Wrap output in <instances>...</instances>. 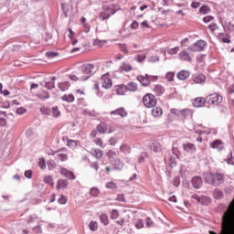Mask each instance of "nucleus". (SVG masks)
<instances>
[{
	"label": "nucleus",
	"instance_id": "f257e3e1",
	"mask_svg": "<svg viewBox=\"0 0 234 234\" xmlns=\"http://www.w3.org/2000/svg\"><path fill=\"white\" fill-rule=\"evenodd\" d=\"M118 10H120V5L116 4L104 5L99 14V18L101 21H107V19H111L112 16H114Z\"/></svg>",
	"mask_w": 234,
	"mask_h": 234
},
{
	"label": "nucleus",
	"instance_id": "f03ea898",
	"mask_svg": "<svg viewBox=\"0 0 234 234\" xmlns=\"http://www.w3.org/2000/svg\"><path fill=\"white\" fill-rule=\"evenodd\" d=\"M143 103L146 109H153V107H156V103H158V100L152 93H146L143 97Z\"/></svg>",
	"mask_w": 234,
	"mask_h": 234
},
{
	"label": "nucleus",
	"instance_id": "7ed1b4c3",
	"mask_svg": "<svg viewBox=\"0 0 234 234\" xmlns=\"http://www.w3.org/2000/svg\"><path fill=\"white\" fill-rule=\"evenodd\" d=\"M85 90L77 89L75 90V99L77 100L78 107H87V101H85Z\"/></svg>",
	"mask_w": 234,
	"mask_h": 234
},
{
	"label": "nucleus",
	"instance_id": "20e7f679",
	"mask_svg": "<svg viewBox=\"0 0 234 234\" xmlns=\"http://www.w3.org/2000/svg\"><path fill=\"white\" fill-rule=\"evenodd\" d=\"M96 70V66L90 63H84L80 67L79 72L82 74V76H87L89 78V74H92Z\"/></svg>",
	"mask_w": 234,
	"mask_h": 234
},
{
	"label": "nucleus",
	"instance_id": "39448f33",
	"mask_svg": "<svg viewBox=\"0 0 234 234\" xmlns=\"http://www.w3.org/2000/svg\"><path fill=\"white\" fill-rule=\"evenodd\" d=\"M222 95L218 93H212L207 97V102L208 105H219V103H222Z\"/></svg>",
	"mask_w": 234,
	"mask_h": 234
},
{
	"label": "nucleus",
	"instance_id": "423d86ee",
	"mask_svg": "<svg viewBox=\"0 0 234 234\" xmlns=\"http://www.w3.org/2000/svg\"><path fill=\"white\" fill-rule=\"evenodd\" d=\"M206 41L204 40H197L196 43H194L192 46L188 48V49L191 52H202L204 48H206Z\"/></svg>",
	"mask_w": 234,
	"mask_h": 234
},
{
	"label": "nucleus",
	"instance_id": "0eeeda50",
	"mask_svg": "<svg viewBox=\"0 0 234 234\" xmlns=\"http://www.w3.org/2000/svg\"><path fill=\"white\" fill-rule=\"evenodd\" d=\"M101 87L102 89H112V79H111V75L106 73L101 77Z\"/></svg>",
	"mask_w": 234,
	"mask_h": 234
},
{
	"label": "nucleus",
	"instance_id": "6e6552de",
	"mask_svg": "<svg viewBox=\"0 0 234 234\" xmlns=\"http://www.w3.org/2000/svg\"><path fill=\"white\" fill-rule=\"evenodd\" d=\"M97 131L101 134H105V133L111 134V133H114V128L109 127L106 123L101 122L97 126Z\"/></svg>",
	"mask_w": 234,
	"mask_h": 234
},
{
	"label": "nucleus",
	"instance_id": "1a4fd4ad",
	"mask_svg": "<svg viewBox=\"0 0 234 234\" xmlns=\"http://www.w3.org/2000/svg\"><path fill=\"white\" fill-rule=\"evenodd\" d=\"M211 149H216L217 151H224L226 149V144L222 140H215L209 144Z\"/></svg>",
	"mask_w": 234,
	"mask_h": 234
},
{
	"label": "nucleus",
	"instance_id": "9d476101",
	"mask_svg": "<svg viewBox=\"0 0 234 234\" xmlns=\"http://www.w3.org/2000/svg\"><path fill=\"white\" fill-rule=\"evenodd\" d=\"M110 114L115 118H126L128 113L127 111H125V108H118L115 111H112Z\"/></svg>",
	"mask_w": 234,
	"mask_h": 234
},
{
	"label": "nucleus",
	"instance_id": "9b49d317",
	"mask_svg": "<svg viewBox=\"0 0 234 234\" xmlns=\"http://www.w3.org/2000/svg\"><path fill=\"white\" fill-rule=\"evenodd\" d=\"M119 70L121 72H131V70H134V68L128 61H122L119 67Z\"/></svg>",
	"mask_w": 234,
	"mask_h": 234
},
{
	"label": "nucleus",
	"instance_id": "f8f14e48",
	"mask_svg": "<svg viewBox=\"0 0 234 234\" xmlns=\"http://www.w3.org/2000/svg\"><path fill=\"white\" fill-rule=\"evenodd\" d=\"M137 80L142 83L144 87H149L151 85V80H149V74L137 76Z\"/></svg>",
	"mask_w": 234,
	"mask_h": 234
},
{
	"label": "nucleus",
	"instance_id": "ddd939ff",
	"mask_svg": "<svg viewBox=\"0 0 234 234\" xmlns=\"http://www.w3.org/2000/svg\"><path fill=\"white\" fill-rule=\"evenodd\" d=\"M90 154H91V156H93V158L100 160V159L103 158L104 153L100 148H91L90 151Z\"/></svg>",
	"mask_w": 234,
	"mask_h": 234
},
{
	"label": "nucleus",
	"instance_id": "4468645a",
	"mask_svg": "<svg viewBox=\"0 0 234 234\" xmlns=\"http://www.w3.org/2000/svg\"><path fill=\"white\" fill-rule=\"evenodd\" d=\"M206 101H207V98L197 97L193 101V106L197 108L204 107V105H206Z\"/></svg>",
	"mask_w": 234,
	"mask_h": 234
},
{
	"label": "nucleus",
	"instance_id": "2eb2a0df",
	"mask_svg": "<svg viewBox=\"0 0 234 234\" xmlns=\"http://www.w3.org/2000/svg\"><path fill=\"white\" fill-rule=\"evenodd\" d=\"M60 175L66 176V178H69V180H76V176H74V173L68 170L67 168H60Z\"/></svg>",
	"mask_w": 234,
	"mask_h": 234
},
{
	"label": "nucleus",
	"instance_id": "dca6fc26",
	"mask_svg": "<svg viewBox=\"0 0 234 234\" xmlns=\"http://www.w3.org/2000/svg\"><path fill=\"white\" fill-rule=\"evenodd\" d=\"M62 101H66L67 103H73V101H76V93H69V94H64L61 96Z\"/></svg>",
	"mask_w": 234,
	"mask_h": 234
},
{
	"label": "nucleus",
	"instance_id": "f3484780",
	"mask_svg": "<svg viewBox=\"0 0 234 234\" xmlns=\"http://www.w3.org/2000/svg\"><path fill=\"white\" fill-rule=\"evenodd\" d=\"M202 177L200 176H194L192 178V186L195 187V189H200L202 187Z\"/></svg>",
	"mask_w": 234,
	"mask_h": 234
},
{
	"label": "nucleus",
	"instance_id": "a211bd4d",
	"mask_svg": "<svg viewBox=\"0 0 234 234\" xmlns=\"http://www.w3.org/2000/svg\"><path fill=\"white\" fill-rule=\"evenodd\" d=\"M69 80H71V81H78L79 80L80 81H86V80H88L87 76H84L83 74H81V72H78L77 75H69Z\"/></svg>",
	"mask_w": 234,
	"mask_h": 234
},
{
	"label": "nucleus",
	"instance_id": "6ab92c4d",
	"mask_svg": "<svg viewBox=\"0 0 234 234\" xmlns=\"http://www.w3.org/2000/svg\"><path fill=\"white\" fill-rule=\"evenodd\" d=\"M192 81L194 83L202 84L206 81V75L204 74H197L192 77Z\"/></svg>",
	"mask_w": 234,
	"mask_h": 234
},
{
	"label": "nucleus",
	"instance_id": "aec40b11",
	"mask_svg": "<svg viewBox=\"0 0 234 234\" xmlns=\"http://www.w3.org/2000/svg\"><path fill=\"white\" fill-rule=\"evenodd\" d=\"M115 92L118 96H125L127 92V87L124 84H121L115 87Z\"/></svg>",
	"mask_w": 234,
	"mask_h": 234
},
{
	"label": "nucleus",
	"instance_id": "412c9836",
	"mask_svg": "<svg viewBox=\"0 0 234 234\" xmlns=\"http://www.w3.org/2000/svg\"><path fill=\"white\" fill-rule=\"evenodd\" d=\"M183 149L186 151V153L193 154L197 151V146H195V144L188 143L183 144Z\"/></svg>",
	"mask_w": 234,
	"mask_h": 234
},
{
	"label": "nucleus",
	"instance_id": "4be33fe9",
	"mask_svg": "<svg viewBox=\"0 0 234 234\" xmlns=\"http://www.w3.org/2000/svg\"><path fill=\"white\" fill-rule=\"evenodd\" d=\"M153 92H154V94H155V96H162V94H164V92H165V89H164V87L162 85L157 84V85L154 86Z\"/></svg>",
	"mask_w": 234,
	"mask_h": 234
},
{
	"label": "nucleus",
	"instance_id": "5701e85b",
	"mask_svg": "<svg viewBox=\"0 0 234 234\" xmlns=\"http://www.w3.org/2000/svg\"><path fill=\"white\" fill-rule=\"evenodd\" d=\"M164 114V110H162V107H153L152 108V116L154 118H160Z\"/></svg>",
	"mask_w": 234,
	"mask_h": 234
},
{
	"label": "nucleus",
	"instance_id": "b1692460",
	"mask_svg": "<svg viewBox=\"0 0 234 234\" xmlns=\"http://www.w3.org/2000/svg\"><path fill=\"white\" fill-rule=\"evenodd\" d=\"M224 183V174H214V185L218 186L219 184Z\"/></svg>",
	"mask_w": 234,
	"mask_h": 234
},
{
	"label": "nucleus",
	"instance_id": "393cba45",
	"mask_svg": "<svg viewBox=\"0 0 234 234\" xmlns=\"http://www.w3.org/2000/svg\"><path fill=\"white\" fill-rule=\"evenodd\" d=\"M204 179L207 184L215 185V174L213 173H206L204 174Z\"/></svg>",
	"mask_w": 234,
	"mask_h": 234
},
{
	"label": "nucleus",
	"instance_id": "a878e982",
	"mask_svg": "<svg viewBox=\"0 0 234 234\" xmlns=\"http://www.w3.org/2000/svg\"><path fill=\"white\" fill-rule=\"evenodd\" d=\"M80 25H82L84 32L86 34H89V32H90V26L89 25V23H87V18H85V16H82L80 18Z\"/></svg>",
	"mask_w": 234,
	"mask_h": 234
},
{
	"label": "nucleus",
	"instance_id": "bb28decb",
	"mask_svg": "<svg viewBox=\"0 0 234 234\" xmlns=\"http://www.w3.org/2000/svg\"><path fill=\"white\" fill-rule=\"evenodd\" d=\"M69 186L67 179H58L57 182V189H65Z\"/></svg>",
	"mask_w": 234,
	"mask_h": 234
},
{
	"label": "nucleus",
	"instance_id": "cd10ccee",
	"mask_svg": "<svg viewBox=\"0 0 234 234\" xmlns=\"http://www.w3.org/2000/svg\"><path fill=\"white\" fill-rule=\"evenodd\" d=\"M126 90H130V92H136V90H138V84L133 81L129 82L126 85Z\"/></svg>",
	"mask_w": 234,
	"mask_h": 234
},
{
	"label": "nucleus",
	"instance_id": "c85d7f7f",
	"mask_svg": "<svg viewBox=\"0 0 234 234\" xmlns=\"http://www.w3.org/2000/svg\"><path fill=\"white\" fill-rule=\"evenodd\" d=\"M151 150L154 151V153H161L162 144H160L158 142H154L151 145Z\"/></svg>",
	"mask_w": 234,
	"mask_h": 234
},
{
	"label": "nucleus",
	"instance_id": "c756f323",
	"mask_svg": "<svg viewBox=\"0 0 234 234\" xmlns=\"http://www.w3.org/2000/svg\"><path fill=\"white\" fill-rule=\"evenodd\" d=\"M69 88H70V83L69 81L58 83V89L62 92H65V90H69Z\"/></svg>",
	"mask_w": 234,
	"mask_h": 234
},
{
	"label": "nucleus",
	"instance_id": "7c9ffc66",
	"mask_svg": "<svg viewBox=\"0 0 234 234\" xmlns=\"http://www.w3.org/2000/svg\"><path fill=\"white\" fill-rule=\"evenodd\" d=\"M179 58L183 61H191V56L189 55V53H187V51H181L179 53Z\"/></svg>",
	"mask_w": 234,
	"mask_h": 234
},
{
	"label": "nucleus",
	"instance_id": "2f4dec72",
	"mask_svg": "<svg viewBox=\"0 0 234 234\" xmlns=\"http://www.w3.org/2000/svg\"><path fill=\"white\" fill-rule=\"evenodd\" d=\"M178 80H187L189 78V71L187 70H181L177 73Z\"/></svg>",
	"mask_w": 234,
	"mask_h": 234
},
{
	"label": "nucleus",
	"instance_id": "473e14b6",
	"mask_svg": "<svg viewBox=\"0 0 234 234\" xmlns=\"http://www.w3.org/2000/svg\"><path fill=\"white\" fill-rule=\"evenodd\" d=\"M121 153H124V154H131V146L128 144H122L120 147Z\"/></svg>",
	"mask_w": 234,
	"mask_h": 234
},
{
	"label": "nucleus",
	"instance_id": "72a5a7b5",
	"mask_svg": "<svg viewBox=\"0 0 234 234\" xmlns=\"http://www.w3.org/2000/svg\"><path fill=\"white\" fill-rule=\"evenodd\" d=\"M54 81H56V77H52L51 81L46 82L45 84L46 89H48V90L54 89L56 87V82Z\"/></svg>",
	"mask_w": 234,
	"mask_h": 234
},
{
	"label": "nucleus",
	"instance_id": "f704fd0d",
	"mask_svg": "<svg viewBox=\"0 0 234 234\" xmlns=\"http://www.w3.org/2000/svg\"><path fill=\"white\" fill-rule=\"evenodd\" d=\"M57 158H58L60 162H67V160H69V154L59 152V154H57Z\"/></svg>",
	"mask_w": 234,
	"mask_h": 234
},
{
	"label": "nucleus",
	"instance_id": "c9c22d12",
	"mask_svg": "<svg viewBox=\"0 0 234 234\" xmlns=\"http://www.w3.org/2000/svg\"><path fill=\"white\" fill-rule=\"evenodd\" d=\"M43 180L45 184H48L51 186V187H54V179L51 177V176H45Z\"/></svg>",
	"mask_w": 234,
	"mask_h": 234
},
{
	"label": "nucleus",
	"instance_id": "e433bc0d",
	"mask_svg": "<svg viewBox=\"0 0 234 234\" xmlns=\"http://www.w3.org/2000/svg\"><path fill=\"white\" fill-rule=\"evenodd\" d=\"M100 220L104 226H109V216H107V214H101Z\"/></svg>",
	"mask_w": 234,
	"mask_h": 234
},
{
	"label": "nucleus",
	"instance_id": "4c0bfd02",
	"mask_svg": "<svg viewBox=\"0 0 234 234\" xmlns=\"http://www.w3.org/2000/svg\"><path fill=\"white\" fill-rule=\"evenodd\" d=\"M147 58L145 54H139L134 57V60L137 61V63H144V60Z\"/></svg>",
	"mask_w": 234,
	"mask_h": 234
},
{
	"label": "nucleus",
	"instance_id": "58836bf2",
	"mask_svg": "<svg viewBox=\"0 0 234 234\" xmlns=\"http://www.w3.org/2000/svg\"><path fill=\"white\" fill-rule=\"evenodd\" d=\"M199 12L203 15L209 14L211 12V8L208 5H202L199 8Z\"/></svg>",
	"mask_w": 234,
	"mask_h": 234
},
{
	"label": "nucleus",
	"instance_id": "ea45409f",
	"mask_svg": "<svg viewBox=\"0 0 234 234\" xmlns=\"http://www.w3.org/2000/svg\"><path fill=\"white\" fill-rule=\"evenodd\" d=\"M119 48L121 52H122L123 54H126V56H129V48H127V45L120 44Z\"/></svg>",
	"mask_w": 234,
	"mask_h": 234
},
{
	"label": "nucleus",
	"instance_id": "a19ab883",
	"mask_svg": "<svg viewBox=\"0 0 234 234\" xmlns=\"http://www.w3.org/2000/svg\"><path fill=\"white\" fill-rule=\"evenodd\" d=\"M68 200H69V198L67 197V196L60 195L58 199V202L60 205H65V204H67Z\"/></svg>",
	"mask_w": 234,
	"mask_h": 234
},
{
	"label": "nucleus",
	"instance_id": "79ce46f5",
	"mask_svg": "<svg viewBox=\"0 0 234 234\" xmlns=\"http://www.w3.org/2000/svg\"><path fill=\"white\" fill-rule=\"evenodd\" d=\"M120 217V212H118V210L113 209L111 212L110 218H112V220H116V218H119Z\"/></svg>",
	"mask_w": 234,
	"mask_h": 234
},
{
	"label": "nucleus",
	"instance_id": "37998d69",
	"mask_svg": "<svg viewBox=\"0 0 234 234\" xmlns=\"http://www.w3.org/2000/svg\"><path fill=\"white\" fill-rule=\"evenodd\" d=\"M89 228L91 231H98V222L97 221H90Z\"/></svg>",
	"mask_w": 234,
	"mask_h": 234
},
{
	"label": "nucleus",
	"instance_id": "c03bdc74",
	"mask_svg": "<svg viewBox=\"0 0 234 234\" xmlns=\"http://www.w3.org/2000/svg\"><path fill=\"white\" fill-rule=\"evenodd\" d=\"M190 113H191V111L189 109L181 110L180 118H187V116H189Z\"/></svg>",
	"mask_w": 234,
	"mask_h": 234
},
{
	"label": "nucleus",
	"instance_id": "a18cd8bd",
	"mask_svg": "<svg viewBox=\"0 0 234 234\" xmlns=\"http://www.w3.org/2000/svg\"><path fill=\"white\" fill-rule=\"evenodd\" d=\"M178 50H179L178 47H176V48H168L166 51H167V54H170V56H175V54H177Z\"/></svg>",
	"mask_w": 234,
	"mask_h": 234
},
{
	"label": "nucleus",
	"instance_id": "49530a36",
	"mask_svg": "<svg viewBox=\"0 0 234 234\" xmlns=\"http://www.w3.org/2000/svg\"><path fill=\"white\" fill-rule=\"evenodd\" d=\"M67 145H68V147H70L71 149H74L75 147H77L78 142H76L74 140H68Z\"/></svg>",
	"mask_w": 234,
	"mask_h": 234
},
{
	"label": "nucleus",
	"instance_id": "de8ad7c7",
	"mask_svg": "<svg viewBox=\"0 0 234 234\" xmlns=\"http://www.w3.org/2000/svg\"><path fill=\"white\" fill-rule=\"evenodd\" d=\"M222 197H224V194L221 192V190L219 189H216L214 191V197L218 199V198H222Z\"/></svg>",
	"mask_w": 234,
	"mask_h": 234
},
{
	"label": "nucleus",
	"instance_id": "09e8293b",
	"mask_svg": "<svg viewBox=\"0 0 234 234\" xmlns=\"http://www.w3.org/2000/svg\"><path fill=\"white\" fill-rule=\"evenodd\" d=\"M95 143V145H98L99 147H103V139L102 138H95L93 140Z\"/></svg>",
	"mask_w": 234,
	"mask_h": 234
},
{
	"label": "nucleus",
	"instance_id": "8fccbe9b",
	"mask_svg": "<svg viewBox=\"0 0 234 234\" xmlns=\"http://www.w3.org/2000/svg\"><path fill=\"white\" fill-rule=\"evenodd\" d=\"M52 111H53V116L55 118H58V116H61V112H59V109L58 107H53Z\"/></svg>",
	"mask_w": 234,
	"mask_h": 234
},
{
	"label": "nucleus",
	"instance_id": "3c124183",
	"mask_svg": "<svg viewBox=\"0 0 234 234\" xmlns=\"http://www.w3.org/2000/svg\"><path fill=\"white\" fill-rule=\"evenodd\" d=\"M38 166L40 169H47V165L45 163V158H40L38 161Z\"/></svg>",
	"mask_w": 234,
	"mask_h": 234
},
{
	"label": "nucleus",
	"instance_id": "603ef678",
	"mask_svg": "<svg viewBox=\"0 0 234 234\" xmlns=\"http://www.w3.org/2000/svg\"><path fill=\"white\" fill-rule=\"evenodd\" d=\"M40 112H42V114H47L48 116L50 115L51 112L50 109L45 106L40 108Z\"/></svg>",
	"mask_w": 234,
	"mask_h": 234
},
{
	"label": "nucleus",
	"instance_id": "864d4df0",
	"mask_svg": "<svg viewBox=\"0 0 234 234\" xmlns=\"http://www.w3.org/2000/svg\"><path fill=\"white\" fill-rule=\"evenodd\" d=\"M165 78H166L167 81H174V80H175V72H168L166 74Z\"/></svg>",
	"mask_w": 234,
	"mask_h": 234
},
{
	"label": "nucleus",
	"instance_id": "5fc2aeb1",
	"mask_svg": "<svg viewBox=\"0 0 234 234\" xmlns=\"http://www.w3.org/2000/svg\"><path fill=\"white\" fill-rule=\"evenodd\" d=\"M115 200H117V202H126L125 196L123 194L117 195Z\"/></svg>",
	"mask_w": 234,
	"mask_h": 234
},
{
	"label": "nucleus",
	"instance_id": "6e6d98bb",
	"mask_svg": "<svg viewBox=\"0 0 234 234\" xmlns=\"http://www.w3.org/2000/svg\"><path fill=\"white\" fill-rule=\"evenodd\" d=\"M90 195L91 197H98V195H100V190L96 187H93L90 189Z\"/></svg>",
	"mask_w": 234,
	"mask_h": 234
},
{
	"label": "nucleus",
	"instance_id": "4d7b16f0",
	"mask_svg": "<svg viewBox=\"0 0 234 234\" xmlns=\"http://www.w3.org/2000/svg\"><path fill=\"white\" fill-rule=\"evenodd\" d=\"M37 220V218L36 215L30 216L28 219L27 220V224H32Z\"/></svg>",
	"mask_w": 234,
	"mask_h": 234
},
{
	"label": "nucleus",
	"instance_id": "13d9d810",
	"mask_svg": "<svg viewBox=\"0 0 234 234\" xmlns=\"http://www.w3.org/2000/svg\"><path fill=\"white\" fill-rule=\"evenodd\" d=\"M135 228H137V229H142V228H144V220L138 219Z\"/></svg>",
	"mask_w": 234,
	"mask_h": 234
},
{
	"label": "nucleus",
	"instance_id": "bf43d9fd",
	"mask_svg": "<svg viewBox=\"0 0 234 234\" xmlns=\"http://www.w3.org/2000/svg\"><path fill=\"white\" fill-rule=\"evenodd\" d=\"M106 187L108 189H116V187L118 186H116V184L114 182H109L106 184Z\"/></svg>",
	"mask_w": 234,
	"mask_h": 234
},
{
	"label": "nucleus",
	"instance_id": "052dcab7",
	"mask_svg": "<svg viewBox=\"0 0 234 234\" xmlns=\"http://www.w3.org/2000/svg\"><path fill=\"white\" fill-rule=\"evenodd\" d=\"M171 112L172 114H175V116H178L180 118L182 110L172 109Z\"/></svg>",
	"mask_w": 234,
	"mask_h": 234
},
{
	"label": "nucleus",
	"instance_id": "680f3d73",
	"mask_svg": "<svg viewBox=\"0 0 234 234\" xmlns=\"http://www.w3.org/2000/svg\"><path fill=\"white\" fill-rule=\"evenodd\" d=\"M91 169H94L95 171H98L100 169V165L98 162H93L90 164Z\"/></svg>",
	"mask_w": 234,
	"mask_h": 234
},
{
	"label": "nucleus",
	"instance_id": "e2e57ef3",
	"mask_svg": "<svg viewBox=\"0 0 234 234\" xmlns=\"http://www.w3.org/2000/svg\"><path fill=\"white\" fill-rule=\"evenodd\" d=\"M217 28H218V26H217V24L212 23L208 26V29L211 30V32H215V30H217Z\"/></svg>",
	"mask_w": 234,
	"mask_h": 234
},
{
	"label": "nucleus",
	"instance_id": "0e129e2a",
	"mask_svg": "<svg viewBox=\"0 0 234 234\" xmlns=\"http://www.w3.org/2000/svg\"><path fill=\"white\" fill-rule=\"evenodd\" d=\"M145 158H147V153H143V154H141V155L139 156L138 161H139L140 163H142V162H144V160H145Z\"/></svg>",
	"mask_w": 234,
	"mask_h": 234
},
{
	"label": "nucleus",
	"instance_id": "69168bd1",
	"mask_svg": "<svg viewBox=\"0 0 234 234\" xmlns=\"http://www.w3.org/2000/svg\"><path fill=\"white\" fill-rule=\"evenodd\" d=\"M213 19H215V17L208 16H205L203 18V21H204V23H209V22L213 21Z\"/></svg>",
	"mask_w": 234,
	"mask_h": 234
},
{
	"label": "nucleus",
	"instance_id": "338daca9",
	"mask_svg": "<svg viewBox=\"0 0 234 234\" xmlns=\"http://www.w3.org/2000/svg\"><path fill=\"white\" fill-rule=\"evenodd\" d=\"M34 233H42L41 226H37L33 228Z\"/></svg>",
	"mask_w": 234,
	"mask_h": 234
},
{
	"label": "nucleus",
	"instance_id": "774afa93",
	"mask_svg": "<svg viewBox=\"0 0 234 234\" xmlns=\"http://www.w3.org/2000/svg\"><path fill=\"white\" fill-rule=\"evenodd\" d=\"M229 94H233L234 93V84H231L229 89H228Z\"/></svg>",
	"mask_w": 234,
	"mask_h": 234
}]
</instances>
